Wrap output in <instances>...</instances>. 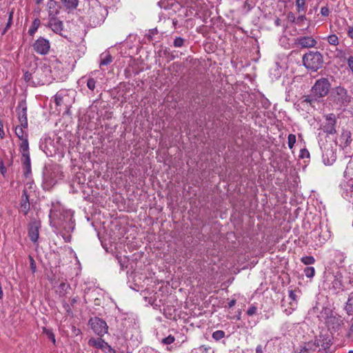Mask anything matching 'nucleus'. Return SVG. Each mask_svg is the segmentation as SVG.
Instances as JSON below:
<instances>
[{
	"mask_svg": "<svg viewBox=\"0 0 353 353\" xmlns=\"http://www.w3.org/2000/svg\"><path fill=\"white\" fill-rule=\"evenodd\" d=\"M49 216L54 226L63 228L67 232L73 230V212L71 210H64L59 205H53Z\"/></svg>",
	"mask_w": 353,
	"mask_h": 353,
	"instance_id": "1",
	"label": "nucleus"
},
{
	"mask_svg": "<svg viewBox=\"0 0 353 353\" xmlns=\"http://www.w3.org/2000/svg\"><path fill=\"white\" fill-rule=\"evenodd\" d=\"M331 84L326 78L318 79L312 87L310 94L305 97L304 102L316 108L319 105L320 99L325 97L330 92Z\"/></svg>",
	"mask_w": 353,
	"mask_h": 353,
	"instance_id": "2",
	"label": "nucleus"
},
{
	"mask_svg": "<svg viewBox=\"0 0 353 353\" xmlns=\"http://www.w3.org/2000/svg\"><path fill=\"white\" fill-rule=\"evenodd\" d=\"M332 345L330 336L320 334L314 341H309L301 345L298 353H331L330 347Z\"/></svg>",
	"mask_w": 353,
	"mask_h": 353,
	"instance_id": "3",
	"label": "nucleus"
},
{
	"mask_svg": "<svg viewBox=\"0 0 353 353\" xmlns=\"http://www.w3.org/2000/svg\"><path fill=\"white\" fill-rule=\"evenodd\" d=\"M328 99L336 108H341L350 102L351 97L344 88L337 86L332 89Z\"/></svg>",
	"mask_w": 353,
	"mask_h": 353,
	"instance_id": "4",
	"label": "nucleus"
},
{
	"mask_svg": "<svg viewBox=\"0 0 353 353\" xmlns=\"http://www.w3.org/2000/svg\"><path fill=\"white\" fill-rule=\"evenodd\" d=\"M302 61L303 65L307 70L316 72L322 68L323 57L321 53L318 51H310L303 56Z\"/></svg>",
	"mask_w": 353,
	"mask_h": 353,
	"instance_id": "5",
	"label": "nucleus"
},
{
	"mask_svg": "<svg viewBox=\"0 0 353 353\" xmlns=\"http://www.w3.org/2000/svg\"><path fill=\"white\" fill-rule=\"evenodd\" d=\"M324 120L321 125V129L327 134H334L336 133V117L334 114L330 113L325 114Z\"/></svg>",
	"mask_w": 353,
	"mask_h": 353,
	"instance_id": "6",
	"label": "nucleus"
},
{
	"mask_svg": "<svg viewBox=\"0 0 353 353\" xmlns=\"http://www.w3.org/2000/svg\"><path fill=\"white\" fill-rule=\"evenodd\" d=\"M89 324L94 332L97 335L102 336L107 333L108 325L103 320L98 317L92 318L89 321Z\"/></svg>",
	"mask_w": 353,
	"mask_h": 353,
	"instance_id": "7",
	"label": "nucleus"
},
{
	"mask_svg": "<svg viewBox=\"0 0 353 353\" xmlns=\"http://www.w3.org/2000/svg\"><path fill=\"white\" fill-rule=\"evenodd\" d=\"M32 47L37 53L45 55L50 51V43L48 39L41 37L34 41Z\"/></svg>",
	"mask_w": 353,
	"mask_h": 353,
	"instance_id": "8",
	"label": "nucleus"
},
{
	"mask_svg": "<svg viewBox=\"0 0 353 353\" xmlns=\"http://www.w3.org/2000/svg\"><path fill=\"white\" fill-rule=\"evenodd\" d=\"M294 44L301 48H310L316 46L317 41L311 36L299 37L295 39Z\"/></svg>",
	"mask_w": 353,
	"mask_h": 353,
	"instance_id": "9",
	"label": "nucleus"
},
{
	"mask_svg": "<svg viewBox=\"0 0 353 353\" xmlns=\"http://www.w3.org/2000/svg\"><path fill=\"white\" fill-rule=\"evenodd\" d=\"M40 228L41 222L37 220H33L29 224L28 236L33 243H36L39 239Z\"/></svg>",
	"mask_w": 353,
	"mask_h": 353,
	"instance_id": "10",
	"label": "nucleus"
},
{
	"mask_svg": "<svg viewBox=\"0 0 353 353\" xmlns=\"http://www.w3.org/2000/svg\"><path fill=\"white\" fill-rule=\"evenodd\" d=\"M313 236L315 238L316 245L321 246L324 244L327 239L330 238V234L328 230H325L324 231L319 229H315L314 231Z\"/></svg>",
	"mask_w": 353,
	"mask_h": 353,
	"instance_id": "11",
	"label": "nucleus"
},
{
	"mask_svg": "<svg viewBox=\"0 0 353 353\" xmlns=\"http://www.w3.org/2000/svg\"><path fill=\"white\" fill-rule=\"evenodd\" d=\"M351 142V133L348 130H343L341 135L336 140V144L339 145L341 148L349 146Z\"/></svg>",
	"mask_w": 353,
	"mask_h": 353,
	"instance_id": "12",
	"label": "nucleus"
},
{
	"mask_svg": "<svg viewBox=\"0 0 353 353\" xmlns=\"http://www.w3.org/2000/svg\"><path fill=\"white\" fill-rule=\"evenodd\" d=\"M27 108L26 106L25 103L21 102L19 103L17 108L18 113V119L20 122V124L23 128H26L28 127V119H27V114H26Z\"/></svg>",
	"mask_w": 353,
	"mask_h": 353,
	"instance_id": "13",
	"label": "nucleus"
},
{
	"mask_svg": "<svg viewBox=\"0 0 353 353\" xmlns=\"http://www.w3.org/2000/svg\"><path fill=\"white\" fill-rule=\"evenodd\" d=\"M342 196L346 199H353V179H350L341 185Z\"/></svg>",
	"mask_w": 353,
	"mask_h": 353,
	"instance_id": "14",
	"label": "nucleus"
},
{
	"mask_svg": "<svg viewBox=\"0 0 353 353\" xmlns=\"http://www.w3.org/2000/svg\"><path fill=\"white\" fill-rule=\"evenodd\" d=\"M289 301L288 304L290 305V307L285 308L284 312L287 315L291 314L297 307L298 302H297V296L294 291L290 290L289 291Z\"/></svg>",
	"mask_w": 353,
	"mask_h": 353,
	"instance_id": "15",
	"label": "nucleus"
},
{
	"mask_svg": "<svg viewBox=\"0 0 353 353\" xmlns=\"http://www.w3.org/2000/svg\"><path fill=\"white\" fill-rule=\"evenodd\" d=\"M325 323L329 327L337 330L343 324V319L341 316L334 313V314L332 317H330V319L327 320Z\"/></svg>",
	"mask_w": 353,
	"mask_h": 353,
	"instance_id": "16",
	"label": "nucleus"
},
{
	"mask_svg": "<svg viewBox=\"0 0 353 353\" xmlns=\"http://www.w3.org/2000/svg\"><path fill=\"white\" fill-rule=\"evenodd\" d=\"M336 159V156L335 152L332 149H327L325 150L323 152V161L325 165H332Z\"/></svg>",
	"mask_w": 353,
	"mask_h": 353,
	"instance_id": "17",
	"label": "nucleus"
},
{
	"mask_svg": "<svg viewBox=\"0 0 353 353\" xmlns=\"http://www.w3.org/2000/svg\"><path fill=\"white\" fill-rule=\"evenodd\" d=\"M49 27L55 33L59 34L61 36H63V34L61 33V31L63 30V23L60 20L57 19L56 17H52L50 19Z\"/></svg>",
	"mask_w": 353,
	"mask_h": 353,
	"instance_id": "18",
	"label": "nucleus"
},
{
	"mask_svg": "<svg viewBox=\"0 0 353 353\" xmlns=\"http://www.w3.org/2000/svg\"><path fill=\"white\" fill-rule=\"evenodd\" d=\"M30 210V203L28 200V196L26 190L23 191L21 195V202L20 206V211L24 214H28Z\"/></svg>",
	"mask_w": 353,
	"mask_h": 353,
	"instance_id": "19",
	"label": "nucleus"
},
{
	"mask_svg": "<svg viewBox=\"0 0 353 353\" xmlns=\"http://www.w3.org/2000/svg\"><path fill=\"white\" fill-rule=\"evenodd\" d=\"M48 15L50 19L55 17L59 13V7L57 3L54 0H50L47 3Z\"/></svg>",
	"mask_w": 353,
	"mask_h": 353,
	"instance_id": "20",
	"label": "nucleus"
},
{
	"mask_svg": "<svg viewBox=\"0 0 353 353\" xmlns=\"http://www.w3.org/2000/svg\"><path fill=\"white\" fill-rule=\"evenodd\" d=\"M108 343L105 342L101 338H91L88 341V345L103 351Z\"/></svg>",
	"mask_w": 353,
	"mask_h": 353,
	"instance_id": "21",
	"label": "nucleus"
},
{
	"mask_svg": "<svg viewBox=\"0 0 353 353\" xmlns=\"http://www.w3.org/2000/svg\"><path fill=\"white\" fill-rule=\"evenodd\" d=\"M19 150L22 157L30 155L29 143L27 138L23 139L20 143Z\"/></svg>",
	"mask_w": 353,
	"mask_h": 353,
	"instance_id": "22",
	"label": "nucleus"
},
{
	"mask_svg": "<svg viewBox=\"0 0 353 353\" xmlns=\"http://www.w3.org/2000/svg\"><path fill=\"white\" fill-rule=\"evenodd\" d=\"M334 314V313L330 307H325L321 310L319 317L325 322Z\"/></svg>",
	"mask_w": 353,
	"mask_h": 353,
	"instance_id": "23",
	"label": "nucleus"
},
{
	"mask_svg": "<svg viewBox=\"0 0 353 353\" xmlns=\"http://www.w3.org/2000/svg\"><path fill=\"white\" fill-rule=\"evenodd\" d=\"M100 67L107 65L112 61V57L109 52H103L100 55Z\"/></svg>",
	"mask_w": 353,
	"mask_h": 353,
	"instance_id": "24",
	"label": "nucleus"
},
{
	"mask_svg": "<svg viewBox=\"0 0 353 353\" xmlns=\"http://www.w3.org/2000/svg\"><path fill=\"white\" fill-rule=\"evenodd\" d=\"M345 310L348 315H353V292L349 294Z\"/></svg>",
	"mask_w": 353,
	"mask_h": 353,
	"instance_id": "25",
	"label": "nucleus"
},
{
	"mask_svg": "<svg viewBox=\"0 0 353 353\" xmlns=\"http://www.w3.org/2000/svg\"><path fill=\"white\" fill-rule=\"evenodd\" d=\"M65 91H59L54 96V101L57 105H61L65 102V98L67 97Z\"/></svg>",
	"mask_w": 353,
	"mask_h": 353,
	"instance_id": "26",
	"label": "nucleus"
},
{
	"mask_svg": "<svg viewBox=\"0 0 353 353\" xmlns=\"http://www.w3.org/2000/svg\"><path fill=\"white\" fill-rule=\"evenodd\" d=\"M21 161L24 166L25 174H28L31 170V162L30 155L21 157Z\"/></svg>",
	"mask_w": 353,
	"mask_h": 353,
	"instance_id": "27",
	"label": "nucleus"
},
{
	"mask_svg": "<svg viewBox=\"0 0 353 353\" xmlns=\"http://www.w3.org/2000/svg\"><path fill=\"white\" fill-rule=\"evenodd\" d=\"M62 3L67 9H75L79 3V0H61Z\"/></svg>",
	"mask_w": 353,
	"mask_h": 353,
	"instance_id": "28",
	"label": "nucleus"
},
{
	"mask_svg": "<svg viewBox=\"0 0 353 353\" xmlns=\"http://www.w3.org/2000/svg\"><path fill=\"white\" fill-rule=\"evenodd\" d=\"M40 26V20L39 19H35L30 29L28 30V33L30 36H33L34 33L37 32L38 28Z\"/></svg>",
	"mask_w": 353,
	"mask_h": 353,
	"instance_id": "29",
	"label": "nucleus"
},
{
	"mask_svg": "<svg viewBox=\"0 0 353 353\" xmlns=\"http://www.w3.org/2000/svg\"><path fill=\"white\" fill-rule=\"evenodd\" d=\"M331 289L334 290V293H338L340 290H342V283L340 280L337 279H334L332 282Z\"/></svg>",
	"mask_w": 353,
	"mask_h": 353,
	"instance_id": "30",
	"label": "nucleus"
},
{
	"mask_svg": "<svg viewBox=\"0 0 353 353\" xmlns=\"http://www.w3.org/2000/svg\"><path fill=\"white\" fill-rule=\"evenodd\" d=\"M327 41L330 45L335 46L339 43V37L334 34L329 35L327 37Z\"/></svg>",
	"mask_w": 353,
	"mask_h": 353,
	"instance_id": "31",
	"label": "nucleus"
},
{
	"mask_svg": "<svg viewBox=\"0 0 353 353\" xmlns=\"http://www.w3.org/2000/svg\"><path fill=\"white\" fill-rule=\"evenodd\" d=\"M305 1L306 0H296V6L297 8L298 12H305L306 10L305 6Z\"/></svg>",
	"mask_w": 353,
	"mask_h": 353,
	"instance_id": "32",
	"label": "nucleus"
},
{
	"mask_svg": "<svg viewBox=\"0 0 353 353\" xmlns=\"http://www.w3.org/2000/svg\"><path fill=\"white\" fill-rule=\"evenodd\" d=\"M301 261L305 265H312V264H314L315 262L314 258L312 256H303L301 259Z\"/></svg>",
	"mask_w": 353,
	"mask_h": 353,
	"instance_id": "33",
	"label": "nucleus"
},
{
	"mask_svg": "<svg viewBox=\"0 0 353 353\" xmlns=\"http://www.w3.org/2000/svg\"><path fill=\"white\" fill-rule=\"evenodd\" d=\"M23 128H24L21 125L17 126L15 128V133L17 136L21 139V141H22L25 138H27L26 137H24V132L23 130Z\"/></svg>",
	"mask_w": 353,
	"mask_h": 353,
	"instance_id": "34",
	"label": "nucleus"
},
{
	"mask_svg": "<svg viewBox=\"0 0 353 353\" xmlns=\"http://www.w3.org/2000/svg\"><path fill=\"white\" fill-rule=\"evenodd\" d=\"M225 336V332L223 330H217L213 332L212 334V338L216 340L219 341Z\"/></svg>",
	"mask_w": 353,
	"mask_h": 353,
	"instance_id": "35",
	"label": "nucleus"
},
{
	"mask_svg": "<svg viewBox=\"0 0 353 353\" xmlns=\"http://www.w3.org/2000/svg\"><path fill=\"white\" fill-rule=\"evenodd\" d=\"M304 273L307 278H312L315 274V270L313 267H307L304 270Z\"/></svg>",
	"mask_w": 353,
	"mask_h": 353,
	"instance_id": "36",
	"label": "nucleus"
},
{
	"mask_svg": "<svg viewBox=\"0 0 353 353\" xmlns=\"http://www.w3.org/2000/svg\"><path fill=\"white\" fill-rule=\"evenodd\" d=\"M295 143H296V136L293 134H289V136L288 137V147L290 149H292Z\"/></svg>",
	"mask_w": 353,
	"mask_h": 353,
	"instance_id": "37",
	"label": "nucleus"
},
{
	"mask_svg": "<svg viewBox=\"0 0 353 353\" xmlns=\"http://www.w3.org/2000/svg\"><path fill=\"white\" fill-rule=\"evenodd\" d=\"M183 43H184V39L181 37H176L174 40V46L176 48H180V47L183 46Z\"/></svg>",
	"mask_w": 353,
	"mask_h": 353,
	"instance_id": "38",
	"label": "nucleus"
},
{
	"mask_svg": "<svg viewBox=\"0 0 353 353\" xmlns=\"http://www.w3.org/2000/svg\"><path fill=\"white\" fill-rule=\"evenodd\" d=\"M95 84H96V81L93 78H90L87 81V86L91 90H94Z\"/></svg>",
	"mask_w": 353,
	"mask_h": 353,
	"instance_id": "39",
	"label": "nucleus"
},
{
	"mask_svg": "<svg viewBox=\"0 0 353 353\" xmlns=\"http://www.w3.org/2000/svg\"><path fill=\"white\" fill-rule=\"evenodd\" d=\"M44 180L46 183H48V185H53L57 183V180L54 179V178L46 174L44 176Z\"/></svg>",
	"mask_w": 353,
	"mask_h": 353,
	"instance_id": "40",
	"label": "nucleus"
},
{
	"mask_svg": "<svg viewBox=\"0 0 353 353\" xmlns=\"http://www.w3.org/2000/svg\"><path fill=\"white\" fill-rule=\"evenodd\" d=\"M174 341V337L171 335H169L168 337H165L162 340V343L165 345L172 344Z\"/></svg>",
	"mask_w": 353,
	"mask_h": 353,
	"instance_id": "41",
	"label": "nucleus"
},
{
	"mask_svg": "<svg viewBox=\"0 0 353 353\" xmlns=\"http://www.w3.org/2000/svg\"><path fill=\"white\" fill-rule=\"evenodd\" d=\"M347 23V21L345 19L342 20H336L335 24L338 26V30L341 31L343 30L342 26Z\"/></svg>",
	"mask_w": 353,
	"mask_h": 353,
	"instance_id": "42",
	"label": "nucleus"
},
{
	"mask_svg": "<svg viewBox=\"0 0 353 353\" xmlns=\"http://www.w3.org/2000/svg\"><path fill=\"white\" fill-rule=\"evenodd\" d=\"M257 308L255 306H251L247 310V314L249 316H252L256 312Z\"/></svg>",
	"mask_w": 353,
	"mask_h": 353,
	"instance_id": "43",
	"label": "nucleus"
},
{
	"mask_svg": "<svg viewBox=\"0 0 353 353\" xmlns=\"http://www.w3.org/2000/svg\"><path fill=\"white\" fill-rule=\"evenodd\" d=\"M104 353H117L114 350H113L110 345L107 344V345L105 347L103 351Z\"/></svg>",
	"mask_w": 353,
	"mask_h": 353,
	"instance_id": "44",
	"label": "nucleus"
},
{
	"mask_svg": "<svg viewBox=\"0 0 353 353\" xmlns=\"http://www.w3.org/2000/svg\"><path fill=\"white\" fill-rule=\"evenodd\" d=\"M321 13L323 16L327 17L330 14V10L327 7H322L321 9Z\"/></svg>",
	"mask_w": 353,
	"mask_h": 353,
	"instance_id": "45",
	"label": "nucleus"
},
{
	"mask_svg": "<svg viewBox=\"0 0 353 353\" xmlns=\"http://www.w3.org/2000/svg\"><path fill=\"white\" fill-rule=\"evenodd\" d=\"M347 34L350 39H353V25L347 27Z\"/></svg>",
	"mask_w": 353,
	"mask_h": 353,
	"instance_id": "46",
	"label": "nucleus"
},
{
	"mask_svg": "<svg viewBox=\"0 0 353 353\" xmlns=\"http://www.w3.org/2000/svg\"><path fill=\"white\" fill-rule=\"evenodd\" d=\"M287 17H288V21L290 22L294 23L296 21V17H295L294 14L291 12L288 14Z\"/></svg>",
	"mask_w": 353,
	"mask_h": 353,
	"instance_id": "47",
	"label": "nucleus"
},
{
	"mask_svg": "<svg viewBox=\"0 0 353 353\" xmlns=\"http://www.w3.org/2000/svg\"><path fill=\"white\" fill-rule=\"evenodd\" d=\"M23 78H24V80L26 81V82H28L30 81V79H32V74L28 71H26L25 73H24V75H23Z\"/></svg>",
	"mask_w": 353,
	"mask_h": 353,
	"instance_id": "48",
	"label": "nucleus"
},
{
	"mask_svg": "<svg viewBox=\"0 0 353 353\" xmlns=\"http://www.w3.org/2000/svg\"><path fill=\"white\" fill-rule=\"evenodd\" d=\"M47 334H48L49 339L52 341V343H55L56 340H55V337H54V334L52 332H50V331H48L47 332Z\"/></svg>",
	"mask_w": 353,
	"mask_h": 353,
	"instance_id": "49",
	"label": "nucleus"
},
{
	"mask_svg": "<svg viewBox=\"0 0 353 353\" xmlns=\"http://www.w3.org/2000/svg\"><path fill=\"white\" fill-rule=\"evenodd\" d=\"M347 64L351 69L352 72H353V57H350L347 59Z\"/></svg>",
	"mask_w": 353,
	"mask_h": 353,
	"instance_id": "50",
	"label": "nucleus"
},
{
	"mask_svg": "<svg viewBox=\"0 0 353 353\" xmlns=\"http://www.w3.org/2000/svg\"><path fill=\"white\" fill-rule=\"evenodd\" d=\"M256 353H264V347L261 345H259L256 348Z\"/></svg>",
	"mask_w": 353,
	"mask_h": 353,
	"instance_id": "51",
	"label": "nucleus"
},
{
	"mask_svg": "<svg viewBox=\"0 0 353 353\" xmlns=\"http://www.w3.org/2000/svg\"><path fill=\"white\" fill-rule=\"evenodd\" d=\"M3 123L0 121V137L1 138H3V137L5 136V132H4L3 130Z\"/></svg>",
	"mask_w": 353,
	"mask_h": 353,
	"instance_id": "52",
	"label": "nucleus"
},
{
	"mask_svg": "<svg viewBox=\"0 0 353 353\" xmlns=\"http://www.w3.org/2000/svg\"><path fill=\"white\" fill-rule=\"evenodd\" d=\"M244 7L245 8H247L248 10H250L253 7V6L249 3L248 0H247L244 3Z\"/></svg>",
	"mask_w": 353,
	"mask_h": 353,
	"instance_id": "53",
	"label": "nucleus"
},
{
	"mask_svg": "<svg viewBox=\"0 0 353 353\" xmlns=\"http://www.w3.org/2000/svg\"><path fill=\"white\" fill-rule=\"evenodd\" d=\"M59 288H60L62 290H65H65H67V288H69V285H67V284H66V283H61L60 284V285H59Z\"/></svg>",
	"mask_w": 353,
	"mask_h": 353,
	"instance_id": "54",
	"label": "nucleus"
},
{
	"mask_svg": "<svg viewBox=\"0 0 353 353\" xmlns=\"http://www.w3.org/2000/svg\"><path fill=\"white\" fill-rule=\"evenodd\" d=\"M282 307L283 308V310H285V308L290 307V305L288 304V301L287 302V301L283 300V304H282Z\"/></svg>",
	"mask_w": 353,
	"mask_h": 353,
	"instance_id": "55",
	"label": "nucleus"
},
{
	"mask_svg": "<svg viewBox=\"0 0 353 353\" xmlns=\"http://www.w3.org/2000/svg\"><path fill=\"white\" fill-rule=\"evenodd\" d=\"M305 19V17L304 15H301L299 16L297 19H296V22L298 23L302 22L303 21H304Z\"/></svg>",
	"mask_w": 353,
	"mask_h": 353,
	"instance_id": "56",
	"label": "nucleus"
},
{
	"mask_svg": "<svg viewBox=\"0 0 353 353\" xmlns=\"http://www.w3.org/2000/svg\"><path fill=\"white\" fill-rule=\"evenodd\" d=\"M235 304H236V301L233 299V300H231V301L228 303V306H229V307H233Z\"/></svg>",
	"mask_w": 353,
	"mask_h": 353,
	"instance_id": "57",
	"label": "nucleus"
},
{
	"mask_svg": "<svg viewBox=\"0 0 353 353\" xmlns=\"http://www.w3.org/2000/svg\"><path fill=\"white\" fill-rule=\"evenodd\" d=\"M274 23L276 26H281V20L279 19H276L274 21Z\"/></svg>",
	"mask_w": 353,
	"mask_h": 353,
	"instance_id": "58",
	"label": "nucleus"
},
{
	"mask_svg": "<svg viewBox=\"0 0 353 353\" xmlns=\"http://www.w3.org/2000/svg\"><path fill=\"white\" fill-rule=\"evenodd\" d=\"M1 172L2 174H4V172H6V169L3 167V165H2L1 168Z\"/></svg>",
	"mask_w": 353,
	"mask_h": 353,
	"instance_id": "59",
	"label": "nucleus"
},
{
	"mask_svg": "<svg viewBox=\"0 0 353 353\" xmlns=\"http://www.w3.org/2000/svg\"><path fill=\"white\" fill-rule=\"evenodd\" d=\"M34 1H35V3L39 5V4L41 3L43 0H34Z\"/></svg>",
	"mask_w": 353,
	"mask_h": 353,
	"instance_id": "60",
	"label": "nucleus"
},
{
	"mask_svg": "<svg viewBox=\"0 0 353 353\" xmlns=\"http://www.w3.org/2000/svg\"><path fill=\"white\" fill-rule=\"evenodd\" d=\"M148 39H149V40H152V35H149V36H148Z\"/></svg>",
	"mask_w": 353,
	"mask_h": 353,
	"instance_id": "61",
	"label": "nucleus"
},
{
	"mask_svg": "<svg viewBox=\"0 0 353 353\" xmlns=\"http://www.w3.org/2000/svg\"><path fill=\"white\" fill-rule=\"evenodd\" d=\"M79 332H80V330H77V332H76V334H78Z\"/></svg>",
	"mask_w": 353,
	"mask_h": 353,
	"instance_id": "62",
	"label": "nucleus"
},
{
	"mask_svg": "<svg viewBox=\"0 0 353 353\" xmlns=\"http://www.w3.org/2000/svg\"><path fill=\"white\" fill-rule=\"evenodd\" d=\"M348 353H353V350H350V351H349V352H348Z\"/></svg>",
	"mask_w": 353,
	"mask_h": 353,
	"instance_id": "63",
	"label": "nucleus"
}]
</instances>
